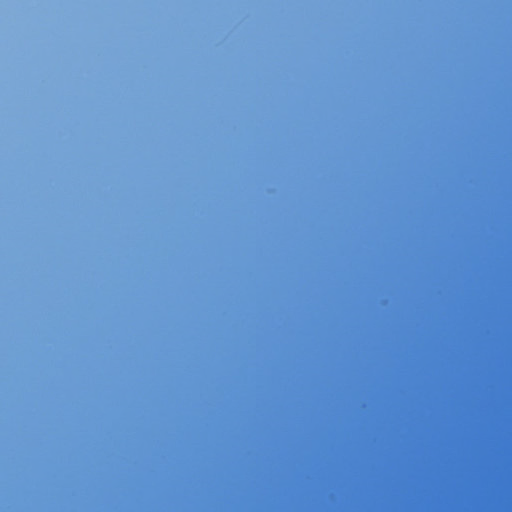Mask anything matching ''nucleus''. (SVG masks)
Instances as JSON below:
<instances>
[{"instance_id":"nucleus-1","label":"nucleus","mask_w":512,"mask_h":512,"mask_svg":"<svg viewBox=\"0 0 512 512\" xmlns=\"http://www.w3.org/2000/svg\"><path fill=\"white\" fill-rule=\"evenodd\" d=\"M449 507H452V484H449Z\"/></svg>"},{"instance_id":"nucleus-2","label":"nucleus","mask_w":512,"mask_h":512,"mask_svg":"<svg viewBox=\"0 0 512 512\" xmlns=\"http://www.w3.org/2000/svg\"><path fill=\"white\" fill-rule=\"evenodd\" d=\"M449 507H452V484H449Z\"/></svg>"},{"instance_id":"nucleus-3","label":"nucleus","mask_w":512,"mask_h":512,"mask_svg":"<svg viewBox=\"0 0 512 512\" xmlns=\"http://www.w3.org/2000/svg\"><path fill=\"white\" fill-rule=\"evenodd\" d=\"M449 507H452V484H449Z\"/></svg>"},{"instance_id":"nucleus-4","label":"nucleus","mask_w":512,"mask_h":512,"mask_svg":"<svg viewBox=\"0 0 512 512\" xmlns=\"http://www.w3.org/2000/svg\"><path fill=\"white\" fill-rule=\"evenodd\" d=\"M449 507H452V484H449Z\"/></svg>"},{"instance_id":"nucleus-5","label":"nucleus","mask_w":512,"mask_h":512,"mask_svg":"<svg viewBox=\"0 0 512 512\" xmlns=\"http://www.w3.org/2000/svg\"><path fill=\"white\" fill-rule=\"evenodd\" d=\"M449 507H452V484H449Z\"/></svg>"},{"instance_id":"nucleus-6","label":"nucleus","mask_w":512,"mask_h":512,"mask_svg":"<svg viewBox=\"0 0 512 512\" xmlns=\"http://www.w3.org/2000/svg\"><path fill=\"white\" fill-rule=\"evenodd\" d=\"M449 507H452V484H449Z\"/></svg>"},{"instance_id":"nucleus-7","label":"nucleus","mask_w":512,"mask_h":512,"mask_svg":"<svg viewBox=\"0 0 512 512\" xmlns=\"http://www.w3.org/2000/svg\"><path fill=\"white\" fill-rule=\"evenodd\" d=\"M449 507H452V484H449Z\"/></svg>"},{"instance_id":"nucleus-8","label":"nucleus","mask_w":512,"mask_h":512,"mask_svg":"<svg viewBox=\"0 0 512 512\" xmlns=\"http://www.w3.org/2000/svg\"><path fill=\"white\" fill-rule=\"evenodd\" d=\"M449 507H452V484H449Z\"/></svg>"},{"instance_id":"nucleus-9","label":"nucleus","mask_w":512,"mask_h":512,"mask_svg":"<svg viewBox=\"0 0 512 512\" xmlns=\"http://www.w3.org/2000/svg\"><path fill=\"white\" fill-rule=\"evenodd\" d=\"M449 507H452V484H449Z\"/></svg>"},{"instance_id":"nucleus-10","label":"nucleus","mask_w":512,"mask_h":512,"mask_svg":"<svg viewBox=\"0 0 512 512\" xmlns=\"http://www.w3.org/2000/svg\"><path fill=\"white\" fill-rule=\"evenodd\" d=\"M449 507H452V484H449Z\"/></svg>"},{"instance_id":"nucleus-11","label":"nucleus","mask_w":512,"mask_h":512,"mask_svg":"<svg viewBox=\"0 0 512 512\" xmlns=\"http://www.w3.org/2000/svg\"><path fill=\"white\" fill-rule=\"evenodd\" d=\"M449 507H452V484H449Z\"/></svg>"}]
</instances>
